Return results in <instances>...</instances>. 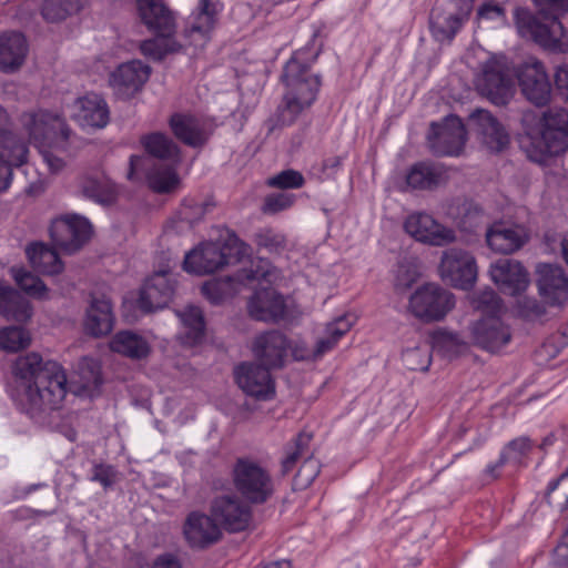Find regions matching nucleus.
I'll use <instances>...</instances> for the list:
<instances>
[{
	"label": "nucleus",
	"mask_w": 568,
	"mask_h": 568,
	"mask_svg": "<svg viewBox=\"0 0 568 568\" xmlns=\"http://www.w3.org/2000/svg\"><path fill=\"white\" fill-rule=\"evenodd\" d=\"M12 372L23 387L21 405L30 418L40 422L61 408L68 389L67 375L58 362L43 361L32 352L19 356Z\"/></svg>",
	"instance_id": "nucleus-1"
},
{
	"label": "nucleus",
	"mask_w": 568,
	"mask_h": 568,
	"mask_svg": "<svg viewBox=\"0 0 568 568\" xmlns=\"http://www.w3.org/2000/svg\"><path fill=\"white\" fill-rule=\"evenodd\" d=\"M318 54L320 49L306 45L285 63L281 79L286 91L276 111L275 126L292 125L315 102L322 83L320 75L311 72V67Z\"/></svg>",
	"instance_id": "nucleus-2"
},
{
	"label": "nucleus",
	"mask_w": 568,
	"mask_h": 568,
	"mask_svg": "<svg viewBox=\"0 0 568 568\" xmlns=\"http://www.w3.org/2000/svg\"><path fill=\"white\" fill-rule=\"evenodd\" d=\"M521 133L517 136L519 149L531 162L544 164L550 158L568 150V111L549 108L538 116L525 111L520 119Z\"/></svg>",
	"instance_id": "nucleus-3"
},
{
	"label": "nucleus",
	"mask_w": 568,
	"mask_h": 568,
	"mask_svg": "<svg viewBox=\"0 0 568 568\" xmlns=\"http://www.w3.org/2000/svg\"><path fill=\"white\" fill-rule=\"evenodd\" d=\"M532 2L537 8L536 14L523 7H517L514 11L518 33L547 51L568 52V33L557 16V12L562 10V0H532Z\"/></svg>",
	"instance_id": "nucleus-4"
},
{
	"label": "nucleus",
	"mask_w": 568,
	"mask_h": 568,
	"mask_svg": "<svg viewBox=\"0 0 568 568\" xmlns=\"http://www.w3.org/2000/svg\"><path fill=\"white\" fill-rule=\"evenodd\" d=\"M248 246L232 232L223 244L205 242L185 254L183 268L187 273L204 275L240 262Z\"/></svg>",
	"instance_id": "nucleus-5"
},
{
	"label": "nucleus",
	"mask_w": 568,
	"mask_h": 568,
	"mask_svg": "<svg viewBox=\"0 0 568 568\" xmlns=\"http://www.w3.org/2000/svg\"><path fill=\"white\" fill-rule=\"evenodd\" d=\"M231 477L236 493L251 505H263L275 493L271 473L251 457L236 458Z\"/></svg>",
	"instance_id": "nucleus-6"
},
{
	"label": "nucleus",
	"mask_w": 568,
	"mask_h": 568,
	"mask_svg": "<svg viewBox=\"0 0 568 568\" xmlns=\"http://www.w3.org/2000/svg\"><path fill=\"white\" fill-rule=\"evenodd\" d=\"M475 89L497 106H505L511 100L515 89L513 73L505 55L491 54L481 62L475 77Z\"/></svg>",
	"instance_id": "nucleus-7"
},
{
	"label": "nucleus",
	"mask_w": 568,
	"mask_h": 568,
	"mask_svg": "<svg viewBox=\"0 0 568 568\" xmlns=\"http://www.w3.org/2000/svg\"><path fill=\"white\" fill-rule=\"evenodd\" d=\"M456 305L455 295L438 283H425L408 297L407 311L425 324L443 321Z\"/></svg>",
	"instance_id": "nucleus-8"
},
{
	"label": "nucleus",
	"mask_w": 568,
	"mask_h": 568,
	"mask_svg": "<svg viewBox=\"0 0 568 568\" xmlns=\"http://www.w3.org/2000/svg\"><path fill=\"white\" fill-rule=\"evenodd\" d=\"M471 14V4L464 0L436 2L429 14V29L437 42L450 43Z\"/></svg>",
	"instance_id": "nucleus-9"
},
{
	"label": "nucleus",
	"mask_w": 568,
	"mask_h": 568,
	"mask_svg": "<svg viewBox=\"0 0 568 568\" xmlns=\"http://www.w3.org/2000/svg\"><path fill=\"white\" fill-rule=\"evenodd\" d=\"M28 153V144L12 131L11 119L0 105V192L9 187L12 168L24 164Z\"/></svg>",
	"instance_id": "nucleus-10"
},
{
	"label": "nucleus",
	"mask_w": 568,
	"mask_h": 568,
	"mask_svg": "<svg viewBox=\"0 0 568 568\" xmlns=\"http://www.w3.org/2000/svg\"><path fill=\"white\" fill-rule=\"evenodd\" d=\"M521 94L537 108H544L551 101V83L544 63L530 58L516 71Z\"/></svg>",
	"instance_id": "nucleus-11"
},
{
	"label": "nucleus",
	"mask_w": 568,
	"mask_h": 568,
	"mask_svg": "<svg viewBox=\"0 0 568 568\" xmlns=\"http://www.w3.org/2000/svg\"><path fill=\"white\" fill-rule=\"evenodd\" d=\"M438 270L440 278L456 288L470 290L477 280L476 260L462 248L444 251Z\"/></svg>",
	"instance_id": "nucleus-12"
},
{
	"label": "nucleus",
	"mask_w": 568,
	"mask_h": 568,
	"mask_svg": "<svg viewBox=\"0 0 568 568\" xmlns=\"http://www.w3.org/2000/svg\"><path fill=\"white\" fill-rule=\"evenodd\" d=\"M427 139L433 154L458 155L466 143L467 131L460 118L448 115L442 123L432 122Z\"/></svg>",
	"instance_id": "nucleus-13"
},
{
	"label": "nucleus",
	"mask_w": 568,
	"mask_h": 568,
	"mask_svg": "<svg viewBox=\"0 0 568 568\" xmlns=\"http://www.w3.org/2000/svg\"><path fill=\"white\" fill-rule=\"evenodd\" d=\"M210 514L216 520L219 527L229 532L245 530L252 520L251 504L240 495H221L213 498Z\"/></svg>",
	"instance_id": "nucleus-14"
},
{
	"label": "nucleus",
	"mask_w": 568,
	"mask_h": 568,
	"mask_svg": "<svg viewBox=\"0 0 568 568\" xmlns=\"http://www.w3.org/2000/svg\"><path fill=\"white\" fill-rule=\"evenodd\" d=\"M169 126L173 135L184 145L201 149L214 132L212 121L190 112H175L169 118Z\"/></svg>",
	"instance_id": "nucleus-15"
},
{
	"label": "nucleus",
	"mask_w": 568,
	"mask_h": 568,
	"mask_svg": "<svg viewBox=\"0 0 568 568\" xmlns=\"http://www.w3.org/2000/svg\"><path fill=\"white\" fill-rule=\"evenodd\" d=\"M530 235L527 227L507 221H495L485 231V242L489 250L501 255H510L521 250Z\"/></svg>",
	"instance_id": "nucleus-16"
},
{
	"label": "nucleus",
	"mask_w": 568,
	"mask_h": 568,
	"mask_svg": "<svg viewBox=\"0 0 568 568\" xmlns=\"http://www.w3.org/2000/svg\"><path fill=\"white\" fill-rule=\"evenodd\" d=\"M290 348V339L284 333L277 329L258 334L252 343V353L256 361L255 363L266 367L268 371L284 367Z\"/></svg>",
	"instance_id": "nucleus-17"
},
{
	"label": "nucleus",
	"mask_w": 568,
	"mask_h": 568,
	"mask_svg": "<svg viewBox=\"0 0 568 568\" xmlns=\"http://www.w3.org/2000/svg\"><path fill=\"white\" fill-rule=\"evenodd\" d=\"M91 224L82 216L67 215L55 219L50 226L53 243L68 253H74L87 243L91 236Z\"/></svg>",
	"instance_id": "nucleus-18"
},
{
	"label": "nucleus",
	"mask_w": 568,
	"mask_h": 568,
	"mask_svg": "<svg viewBox=\"0 0 568 568\" xmlns=\"http://www.w3.org/2000/svg\"><path fill=\"white\" fill-rule=\"evenodd\" d=\"M404 230L416 241L432 246H445L456 240L453 229L440 224L424 212L409 214L404 222Z\"/></svg>",
	"instance_id": "nucleus-19"
},
{
	"label": "nucleus",
	"mask_w": 568,
	"mask_h": 568,
	"mask_svg": "<svg viewBox=\"0 0 568 568\" xmlns=\"http://www.w3.org/2000/svg\"><path fill=\"white\" fill-rule=\"evenodd\" d=\"M234 377L239 387L247 396L257 400H271L275 396V382L271 371L255 362L237 365Z\"/></svg>",
	"instance_id": "nucleus-20"
},
{
	"label": "nucleus",
	"mask_w": 568,
	"mask_h": 568,
	"mask_svg": "<svg viewBox=\"0 0 568 568\" xmlns=\"http://www.w3.org/2000/svg\"><path fill=\"white\" fill-rule=\"evenodd\" d=\"M175 281L169 271H159L149 276L143 283L138 300L139 308L151 313L164 308L172 301Z\"/></svg>",
	"instance_id": "nucleus-21"
},
{
	"label": "nucleus",
	"mask_w": 568,
	"mask_h": 568,
	"mask_svg": "<svg viewBox=\"0 0 568 568\" xmlns=\"http://www.w3.org/2000/svg\"><path fill=\"white\" fill-rule=\"evenodd\" d=\"M536 274L538 291L545 303L561 306L568 301V274L560 265L538 264Z\"/></svg>",
	"instance_id": "nucleus-22"
},
{
	"label": "nucleus",
	"mask_w": 568,
	"mask_h": 568,
	"mask_svg": "<svg viewBox=\"0 0 568 568\" xmlns=\"http://www.w3.org/2000/svg\"><path fill=\"white\" fill-rule=\"evenodd\" d=\"M20 121L23 129L28 132L30 140L34 143H45L58 131H60L64 139H68L70 133V129L59 114L42 109L22 113Z\"/></svg>",
	"instance_id": "nucleus-23"
},
{
	"label": "nucleus",
	"mask_w": 568,
	"mask_h": 568,
	"mask_svg": "<svg viewBox=\"0 0 568 568\" xmlns=\"http://www.w3.org/2000/svg\"><path fill=\"white\" fill-rule=\"evenodd\" d=\"M473 342L479 348L497 353L511 341L510 327L499 316H483L471 325Z\"/></svg>",
	"instance_id": "nucleus-24"
},
{
	"label": "nucleus",
	"mask_w": 568,
	"mask_h": 568,
	"mask_svg": "<svg viewBox=\"0 0 568 568\" xmlns=\"http://www.w3.org/2000/svg\"><path fill=\"white\" fill-rule=\"evenodd\" d=\"M151 74V68L140 60L120 64L110 75V85L121 99H130L142 90Z\"/></svg>",
	"instance_id": "nucleus-25"
},
{
	"label": "nucleus",
	"mask_w": 568,
	"mask_h": 568,
	"mask_svg": "<svg viewBox=\"0 0 568 568\" xmlns=\"http://www.w3.org/2000/svg\"><path fill=\"white\" fill-rule=\"evenodd\" d=\"M474 131L490 152H501L510 143V135L500 121L488 110L477 109L470 114Z\"/></svg>",
	"instance_id": "nucleus-26"
},
{
	"label": "nucleus",
	"mask_w": 568,
	"mask_h": 568,
	"mask_svg": "<svg viewBox=\"0 0 568 568\" xmlns=\"http://www.w3.org/2000/svg\"><path fill=\"white\" fill-rule=\"evenodd\" d=\"M489 275L498 288L508 295L521 294L529 285V274L516 260L500 258L489 267Z\"/></svg>",
	"instance_id": "nucleus-27"
},
{
	"label": "nucleus",
	"mask_w": 568,
	"mask_h": 568,
	"mask_svg": "<svg viewBox=\"0 0 568 568\" xmlns=\"http://www.w3.org/2000/svg\"><path fill=\"white\" fill-rule=\"evenodd\" d=\"M183 535L189 546L205 549L222 538V531L212 514L191 511L183 525Z\"/></svg>",
	"instance_id": "nucleus-28"
},
{
	"label": "nucleus",
	"mask_w": 568,
	"mask_h": 568,
	"mask_svg": "<svg viewBox=\"0 0 568 568\" xmlns=\"http://www.w3.org/2000/svg\"><path fill=\"white\" fill-rule=\"evenodd\" d=\"M247 310L256 321L277 323L285 317L286 303L278 292L267 287L255 291L247 302Z\"/></svg>",
	"instance_id": "nucleus-29"
},
{
	"label": "nucleus",
	"mask_w": 568,
	"mask_h": 568,
	"mask_svg": "<svg viewBox=\"0 0 568 568\" xmlns=\"http://www.w3.org/2000/svg\"><path fill=\"white\" fill-rule=\"evenodd\" d=\"M139 14L145 27L158 36H174L175 17L163 0H136Z\"/></svg>",
	"instance_id": "nucleus-30"
},
{
	"label": "nucleus",
	"mask_w": 568,
	"mask_h": 568,
	"mask_svg": "<svg viewBox=\"0 0 568 568\" xmlns=\"http://www.w3.org/2000/svg\"><path fill=\"white\" fill-rule=\"evenodd\" d=\"M75 120L83 128L102 129L110 121V111L105 100L99 94L90 93L75 101Z\"/></svg>",
	"instance_id": "nucleus-31"
},
{
	"label": "nucleus",
	"mask_w": 568,
	"mask_h": 568,
	"mask_svg": "<svg viewBox=\"0 0 568 568\" xmlns=\"http://www.w3.org/2000/svg\"><path fill=\"white\" fill-rule=\"evenodd\" d=\"M28 53V43L21 32L0 34V71L13 72L19 69Z\"/></svg>",
	"instance_id": "nucleus-32"
},
{
	"label": "nucleus",
	"mask_w": 568,
	"mask_h": 568,
	"mask_svg": "<svg viewBox=\"0 0 568 568\" xmlns=\"http://www.w3.org/2000/svg\"><path fill=\"white\" fill-rule=\"evenodd\" d=\"M0 315L8 321L27 323L33 315V306L16 288L0 285Z\"/></svg>",
	"instance_id": "nucleus-33"
},
{
	"label": "nucleus",
	"mask_w": 568,
	"mask_h": 568,
	"mask_svg": "<svg viewBox=\"0 0 568 568\" xmlns=\"http://www.w3.org/2000/svg\"><path fill=\"white\" fill-rule=\"evenodd\" d=\"M446 179L443 165L428 161L413 164L406 174V183L412 190H433Z\"/></svg>",
	"instance_id": "nucleus-34"
},
{
	"label": "nucleus",
	"mask_w": 568,
	"mask_h": 568,
	"mask_svg": "<svg viewBox=\"0 0 568 568\" xmlns=\"http://www.w3.org/2000/svg\"><path fill=\"white\" fill-rule=\"evenodd\" d=\"M114 316L109 300L93 298L84 322L85 332L93 337L105 336L113 329Z\"/></svg>",
	"instance_id": "nucleus-35"
},
{
	"label": "nucleus",
	"mask_w": 568,
	"mask_h": 568,
	"mask_svg": "<svg viewBox=\"0 0 568 568\" xmlns=\"http://www.w3.org/2000/svg\"><path fill=\"white\" fill-rule=\"evenodd\" d=\"M110 349L130 359L141 361L151 353L149 342L131 331H120L110 341Z\"/></svg>",
	"instance_id": "nucleus-36"
},
{
	"label": "nucleus",
	"mask_w": 568,
	"mask_h": 568,
	"mask_svg": "<svg viewBox=\"0 0 568 568\" xmlns=\"http://www.w3.org/2000/svg\"><path fill=\"white\" fill-rule=\"evenodd\" d=\"M31 266L42 274L55 275L63 271V262L55 250L42 243H33L26 248Z\"/></svg>",
	"instance_id": "nucleus-37"
},
{
	"label": "nucleus",
	"mask_w": 568,
	"mask_h": 568,
	"mask_svg": "<svg viewBox=\"0 0 568 568\" xmlns=\"http://www.w3.org/2000/svg\"><path fill=\"white\" fill-rule=\"evenodd\" d=\"M140 143L153 158L172 162H178L180 159L179 145L163 132L144 134L141 136Z\"/></svg>",
	"instance_id": "nucleus-38"
},
{
	"label": "nucleus",
	"mask_w": 568,
	"mask_h": 568,
	"mask_svg": "<svg viewBox=\"0 0 568 568\" xmlns=\"http://www.w3.org/2000/svg\"><path fill=\"white\" fill-rule=\"evenodd\" d=\"M80 187L85 197L102 205H112L118 200V190L115 184L106 180L85 176L81 180Z\"/></svg>",
	"instance_id": "nucleus-39"
},
{
	"label": "nucleus",
	"mask_w": 568,
	"mask_h": 568,
	"mask_svg": "<svg viewBox=\"0 0 568 568\" xmlns=\"http://www.w3.org/2000/svg\"><path fill=\"white\" fill-rule=\"evenodd\" d=\"M313 439L311 433L301 432L285 447V457L281 462V476L288 475L296 466L297 462L305 459L310 454V445Z\"/></svg>",
	"instance_id": "nucleus-40"
},
{
	"label": "nucleus",
	"mask_w": 568,
	"mask_h": 568,
	"mask_svg": "<svg viewBox=\"0 0 568 568\" xmlns=\"http://www.w3.org/2000/svg\"><path fill=\"white\" fill-rule=\"evenodd\" d=\"M11 275L18 287L30 297L38 301H48L51 298L48 286L40 277L32 274L30 271L23 267H12Z\"/></svg>",
	"instance_id": "nucleus-41"
},
{
	"label": "nucleus",
	"mask_w": 568,
	"mask_h": 568,
	"mask_svg": "<svg viewBox=\"0 0 568 568\" xmlns=\"http://www.w3.org/2000/svg\"><path fill=\"white\" fill-rule=\"evenodd\" d=\"M179 316L185 328L183 342L190 345L201 343L205 335V321L201 308L187 306Z\"/></svg>",
	"instance_id": "nucleus-42"
},
{
	"label": "nucleus",
	"mask_w": 568,
	"mask_h": 568,
	"mask_svg": "<svg viewBox=\"0 0 568 568\" xmlns=\"http://www.w3.org/2000/svg\"><path fill=\"white\" fill-rule=\"evenodd\" d=\"M182 45L173 38V36H158L152 39L144 40L140 50L143 55L154 61L163 60L168 54L179 52Z\"/></svg>",
	"instance_id": "nucleus-43"
},
{
	"label": "nucleus",
	"mask_w": 568,
	"mask_h": 568,
	"mask_svg": "<svg viewBox=\"0 0 568 568\" xmlns=\"http://www.w3.org/2000/svg\"><path fill=\"white\" fill-rule=\"evenodd\" d=\"M216 203L213 199L197 201L195 199H185L179 209L176 216L179 221L187 223L193 226L202 222L206 214L213 212Z\"/></svg>",
	"instance_id": "nucleus-44"
},
{
	"label": "nucleus",
	"mask_w": 568,
	"mask_h": 568,
	"mask_svg": "<svg viewBox=\"0 0 568 568\" xmlns=\"http://www.w3.org/2000/svg\"><path fill=\"white\" fill-rule=\"evenodd\" d=\"M84 3L85 0H44L41 14L48 22H58L78 13Z\"/></svg>",
	"instance_id": "nucleus-45"
},
{
	"label": "nucleus",
	"mask_w": 568,
	"mask_h": 568,
	"mask_svg": "<svg viewBox=\"0 0 568 568\" xmlns=\"http://www.w3.org/2000/svg\"><path fill=\"white\" fill-rule=\"evenodd\" d=\"M146 178L150 189L159 194L172 192L180 183L179 175L171 165L154 168Z\"/></svg>",
	"instance_id": "nucleus-46"
},
{
	"label": "nucleus",
	"mask_w": 568,
	"mask_h": 568,
	"mask_svg": "<svg viewBox=\"0 0 568 568\" xmlns=\"http://www.w3.org/2000/svg\"><path fill=\"white\" fill-rule=\"evenodd\" d=\"M254 242L258 248H264L272 254H281L287 246L286 236L272 227L258 230L254 234Z\"/></svg>",
	"instance_id": "nucleus-47"
},
{
	"label": "nucleus",
	"mask_w": 568,
	"mask_h": 568,
	"mask_svg": "<svg viewBox=\"0 0 568 568\" xmlns=\"http://www.w3.org/2000/svg\"><path fill=\"white\" fill-rule=\"evenodd\" d=\"M31 337L27 329L9 326L0 329V348L7 352H18L30 345Z\"/></svg>",
	"instance_id": "nucleus-48"
},
{
	"label": "nucleus",
	"mask_w": 568,
	"mask_h": 568,
	"mask_svg": "<svg viewBox=\"0 0 568 568\" xmlns=\"http://www.w3.org/2000/svg\"><path fill=\"white\" fill-rule=\"evenodd\" d=\"M404 365L410 371L425 372L432 364V352L428 344L406 348L402 353Z\"/></svg>",
	"instance_id": "nucleus-49"
},
{
	"label": "nucleus",
	"mask_w": 568,
	"mask_h": 568,
	"mask_svg": "<svg viewBox=\"0 0 568 568\" xmlns=\"http://www.w3.org/2000/svg\"><path fill=\"white\" fill-rule=\"evenodd\" d=\"M321 465L317 459L313 457L311 453L302 463L297 473L293 479V486L295 489H305L312 485L315 478L318 476Z\"/></svg>",
	"instance_id": "nucleus-50"
},
{
	"label": "nucleus",
	"mask_w": 568,
	"mask_h": 568,
	"mask_svg": "<svg viewBox=\"0 0 568 568\" xmlns=\"http://www.w3.org/2000/svg\"><path fill=\"white\" fill-rule=\"evenodd\" d=\"M304 183L303 174L293 169L284 170L267 180L268 186L280 190L300 189Z\"/></svg>",
	"instance_id": "nucleus-51"
},
{
	"label": "nucleus",
	"mask_w": 568,
	"mask_h": 568,
	"mask_svg": "<svg viewBox=\"0 0 568 568\" xmlns=\"http://www.w3.org/2000/svg\"><path fill=\"white\" fill-rule=\"evenodd\" d=\"M475 302L476 307L484 314V316H498L504 306L501 298L493 290H486L479 293Z\"/></svg>",
	"instance_id": "nucleus-52"
},
{
	"label": "nucleus",
	"mask_w": 568,
	"mask_h": 568,
	"mask_svg": "<svg viewBox=\"0 0 568 568\" xmlns=\"http://www.w3.org/2000/svg\"><path fill=\"white\" fill-rule=\"evenodd\" d=\"M216 23L196 10L192 22L185 28L184 36L192 38L197 34L201 39H207Z\"/></svg>",
	"instance_id": "nucleus-53"
},
{
	"label": "nucleus",
	"mask_w": 568,
	"mask_h": 568,
	"mask_svg": "<svg viewBox=\"0 0 568 568\" xmlns=\"http://www.w3.org/2000/svg\"><path fill=\"white\" fill-rule=\"evenodd\" d=\"M295 196L288 193H273L265 196L261 207L264 214H276L291 207Z\"/></svg>",
	"instance_id": "nucleus-54"
},
{
	"label": "nucleus",
	"mask_w": 568,
	"mask_h": 568,
	"mask_svg": "<svg viewBox=\"0 0 568 568\" xmlns=\"http://www.w3.org/2000/svg\"><path fill=\"white\" fill-rule=\"evenodd\" d=\"M418 276L419 274L414 267L399 264L394 281L395 292L398 294L407 292L417 282Z\"/></svg>",
	"instance_id": "nucleus-55"
},
{
	"label": "nucleus",
	"mask_w": 568,
	"mask_h": 568,
	"mask_svg": "<svg viewBox=\"0 0 568 568\" xmlns=\"http://www.w3.org/2000/svg\"><path fill=\"white\" fill-rule=\"evenodd\" d=\"M118 471L111 465L95 464L92 469V481L100 483L104 489L113 486L116 480Z\"/></svg>",
	"instance_id": "nucleus-56"
},
{
	"label": "nucleus",
	"mask_w": 568,
	"mask_h": 568,
	"mask_svg": "<svg viewBox=\"0 0 568 568\" xmlns=\"http://www.w3.org/2000/svg\"><path fill=\"white\" fill-rule=\"evenodd\" d=\"M476 19L479 20H506V9L493 0H485L477 9Z\"/></svg>",
	"instance_id": "nucleus-57"
},
{
	"label": "nucleus",
	"mask_w": 568,
	"mask_h": 568,
	"mask_svg": "<svg viewBox=\"0 0 568 568\" xmlns=\"http://www.w3.org/2000/svg\"><path fill=\"white\" fill-rule=\"evenodd\" d=\"M225 283L221 281H209L201 287L203 296L214 305L221 304L226 297Z\"/></svg>",
	"instance_id": "nucleus-58"
},
{
	"label": "nucleus",
	"mask_w": 568,
	"mask_h": 568,
	"mask_svg": "<svg viewBox=\"0 0 568 568\" xmlns=\"http://www.w3.org/2000/svg\"><path fill=\"white\" fill-rule=\"evenodd\" d=\"M560 486L565 498L564 504L560 506V510L565 511L566 509H568V465L564 473L558 478L551 480L547 486V489L545 491V499L549 505L551 504V494Z\"/></svg>",
	"instance_id": "nucleus-59"
},
{
	"label": "nucleus",
	"mask_w": 568,
	"mask_h": 568,
	"mask_svg": "<svg viewBox=\"0 0 568 568\" xmlns=\"http://www.w3.org/2000/svg\"><path fill=\"white\" fill-rule=\"evenodd\" d=\"M552 564L557 568H568V526L552 551Z\"/></svg>",
	"instance_id": "nucleus-60"
},
{
	"label": "nucleus",
	"mask_w": 568,
	"mask_h": 568,
	"mask_svg": "<svg viewBox=\"0 0 568 568\" xmlns=\"http://www.w3.org/2000/svg\"><path fill=\"white\" fill-rule=\"evenodd\" d=\"M532 448V442L529 437L521 436L513 439L506 446L505 453L513 455L515 458L526 456Z\"/></svg>",
	"instance_id": "nucleus-61"
},
{
	"label": "nucleus",
	"mask_w": 568,
	"mask_h": 568,
	"mask_svg": "<svg viewBox=\"0 0 568 568\" xmlns=\"http://www.w3.org/2000/svg\"><path fill=\"white\" fill-rule=\"evenodd\" d=\"M519 307L523 316L530 320L539 318L546 314L545 306L536 298H524L519 303Z\"/></svg>",
	"instance_id": "nucleus-62"
},
{
	"label": "nucleus",
	"mask_w": 568,
	"mask_h": 568,
	"mask_svg": "<svg viewBox=\"0 0 568 568\" xmlns=\"http://www.w3.org/2000/svg\"><path fill=\"white\" fill-rule=\"evenodd\" d=\"M481 219V209L477 206H470L462 216L459 221V226L464 231L473 232L480 224Z\"/></svg>",
	"instance_id": "nucleus-63"
},
{
	"label": "nucleus",
	"mask_w": 568,
	"mask_h": 568,
	"mask_svg": "<svg viewBox=\"0 0 568 568\" xmlns=\"http://www.w3.org/2000/svg\"><path fill=\"white\" fill-rule=\"evenodd\" d=\"M554 82L558 93L568 103V63L559 64L556 68Z\"/></svg>",
	"instance_id": "nucleus-64"
}]
</instances>
